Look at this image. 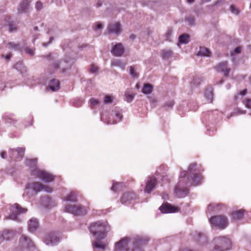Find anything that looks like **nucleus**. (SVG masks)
<instances>
[{"instance_id":"obj_38","label":"nucleus","mask_w":251,"mask_h":251,"mask_svg":"<svg viewBox=\"0 0 251 251\" xmlns=\"http://www.w3.org/2000/svg\"><path fill=\"white\" fill-rule=\"evenodd\" d=\"M129 74L133 77L137 78L138 77V75L132 66L129 67Z\"/></svg>"},{"instance_id":"obj_47","label":"nucleus","mask_w":251,"mask_h":251,"mask_svg":"<svg viewBox=\"0 0 251 251\" xmlns=\"http://www.w3.org/2000/svg\"><path fill=\"white\" fill-rule=\"evenodd\" d=\"M98 68L94 65H92L90 68V71L92 73H95L98 72Z\"/></svg>"},{"instance_id":"obj_28","label":"nucleus","mask_w":251,"mask_h":251,"mask_svg":"<svg viewBox=\"0 0 251 251\" xmlns=\"http://www.w3.org/2000/svg\"><path fill=\"white\" fill-rule=\"evenodd\" d=\"M152 86L151 85L146 83L144 85L142 92L145 94H150L152 91Z\"/></svg>"},{"instance_id":"obj_2","label":"nucleus","mask_w":251,"mask_h":251,"mask_svg":"<svg viewBox=\"0 0 251 251\" xmlns=\"http://www.w3.org/2000/svg\"><path fill=\"white\" fill-rule=\"evenodd\" d=\"M131 239L128 237L122 238L120 241L115 243V251H143L141 246L146 245L149 241L147 237H139L132 239L133 248L130 251L128 244Z\"/></svg>"},{"instance_id":"obj_30","label":"nucleus","mask_w":251,"mask_h":251,"mask_svg":"<svg viewBox=\"0 0 251 251\" xmlns=\"http://www.w3.org/2000/svg\"><path fill=\"white\" fill-rule=\"evenodd\" d=\"M204 96L209 102H212L213 99L212 90L211 88L206 89L205 92Z\"/></svg>"},{"instance_id":"obj_33","label":"nucleus","mask_w":251,"mask_h":251,"mask_svg":"<svg viewBox=\"0 0 251 251\" xmlns=\"http://www.w3.org/2000/svg\"><path fill=\"white\" fill-rule=\"evenodd\" d=\"M41 204L45 207L48 206V202L50 201V199L46 196L42 197L41 198Z\"/></svg>"},{"instance_id":"obj_46","label":"nucleus","mask_w":251,"mask_h":251,"mask_svg":"<svg viewBox=\"0 0 251 251\" xmlns=\"http://www.w3.org/2000/svg\"><path fill=\"white\" fill-rule=\"evenodd\" d=\"M43 7L42 3L41 2H37L35 5V8L37 10H41Z\"/></svg>"},{"instance_id":"obj_18","label":"nucleus","mask_w":251,"mask_h":251,"mask_svg":"<svg viewBox=\"0 0 251 251\" xmlns=\"http://www.w3.org/2000/svg\"><path fill=\"white\" fill-rule=\"evenodd\" d=\"M156 183V180L155 178H151L147 182L145 189V192L150 193L154 188Z\"/></svg>"},{"instance_id":"obj_13","label":"nucleus","mask_w":251,"mask_h":251,"mask_svg":"<svg viewBox=\"0 0 251 251\" xmlns=\"http://www.w3.org/2000/svg\"><path fill=\"white\" fill-rule=\"evenodd\" d=\"M125 51L124 48L121 43L115 45L111 50L112 54L115 56H121Z\"/></svg>"},{"instance_id":"obj_1","label":"nucleus","mask_w":251,"mask_h":251,"mask_svg":"<svg viewBox=\"0 0 251 251\" xmlns=\"http://www.w3.org/2000/svg\"><path fill=\"white\" fill-rule=\"evenodd\" d=\"M110 230V226L107 222L98 221L91 224L90 227V232L95 236L96 241L93 243L95 248L103 251L105 250L106 244L100 241L106 236Z\"/></svg>"},{"instance_id":"obj_36","label":"nucleus","mask_w":251,"mask_h":251,"mask_svg":"<svg viewBox=\"0 0 251 251\" xmlns=\"http://www.w3.org/2000/svg\"><path fill=\"white\" fill-rule=\"evenodd\" d=\"M123 185L122 183H115L113 184V186L111 188L112 190L114 192H116L119 190V189Z\"/></svg>"},{"instance_id":"obj_21","label":"nucleus","mask_w":251,"mask_h":251,"mask_svg":"<svg viewBox=\"0 0 251 251\" xmlns=\"http://www.w3.org/2000/svg\"><path fill=\"white\" fill-rule=\"evenodd\" d=\"M29 6V1L28 0H25L20 4L18 7L19 12H26Z\"/></svg>"},{"instance_id":"obj_51","label":"nucleus","mask_w":251,"mask_h":251,"mask_svg":"<svg viewBox=\"0 0 251 251\" xmlns=\"http://www.w3.org/2000/svg\"><path fill=\"white\" fill-rule=\"evenodd\" d=\"M115 116L118 119V122L120 121L123 117V115L119 112H116Z\"/></svg>"},{"instance_id":"obj_29","label":"nucleus","mask_w":251,"mask_h":251,"mask_svg":"<svg viewBox=\"0 0 251 251\" xmlns=\"http://www.w3.org/2000/svg\"><path fill=\"white\" fill-rule=\"evenodd\" d=\"M11 237L12 234L10 232L8 231L4 232L2 234H0V244L4 240H9Z\"/></svg>"},{"instance_id":"obj_15","label":"nucleus","mask_w":251,"mask_h":251,"mask_svg":"<svg viewBox=\"0 0 251 251\" xmlns=\"http://www.w3.org/2000/svg\"><path fill=\"white\" fill-rule=\"evenodd\" d=\"M216 69L219 72L224 73V75L226 77L228 76V74L230 71V69L227 66V62L220 63L216 67Z\"/></svg>"},{"instance_id":"obj_4","label":"nucleus","mask_w":251,"mask_h":251,"mask_svg":"<svg viewBox=\"0 0 251 251\" xmlns=\"http://www.w3.org/2000/svg\"><path fill=\"white\" fill-rule=\"evenodd\" d=\"M37 162V158L32 159V166H33V165H35ZM32 175L37 176L46 182H51L54 179V176L52 174L45 171L41 170L37 168L33 169V166H32Z\"/></svg>"},{"instance_id":"obj_44","label":"nucleus","mask_w":251,"mask_h":251,"mask_svg":"<svg viewBox=\"0 0 251 251\" xmlns=\"http://www.w3.org/2000/svg\"><path fill=\"white\" fill-rule=\"evenodd\" d=\"M8 26L9 27V30L11 32L15 31L16 29V25L13 24L12 23H9Z\"/></svg>"},{"instance_id":"obj_12","label":"nucleus","mask_w":251,"mask_h":251,"mask_svg":"<svg viewBox=\"0 0 251 251\" xmlns=\"http://www.w3.org/2000/svg\"><path fill=\"white\" fill-rule=\"evenodd\" d=\"M160 210L163 213H174L178 211L177 208L168 203H165L159 207Z\"/></svg>"},{"instance_id":"obj_63","label":"nucleus","mask_w":251,"mask_h":251,"mask_svg":"<svg viewBox=\"0 0 251 251\" xmlns=\"http://www.w3.org/2000/svg\"><path fill=\"white\" fill-rule=\"evenodd\" d=\"M179 251H192V250L189 249H184L180 250Z\"/></svg>"},{"instance_id":"obj_31","label":"nucleus","mask_w":251,"mask_h":251,"mask_svg":"<svg viewBox=\"0 0 251 251\" xmlns=\"http://www.w3.org/2000/svg\"><path fill=\"white\" fill-rule=\"evenodd\" d=\"M7 46L9 49L14 50H20V45L14 42H9L7 44Z\"/></svg>"},{"instance_id":"obj_17","label":"nucleus","mask_w":251,"mask_h":251,"mask_svg":"<svg viewBox=\"0 0 251 251\" xmlns=\"http://www.w3.org/2000/svg\"><path fill=\"white\" fill-rule=\"evenodd\" d=\"M25 151V149L23 148H17L16 149H11L10 151V153L11 156L22 158L24 155Z\"/></svg>"},{"instance_id":"obj_64","label":"nucleus","mask_w":251,"mask_h":251,"mask_svg":"<svg viewBox=\"0 0 251 251\" xmlns=\"http://www.w3.org/2000/svg\"><path fill=\"white\" fill-rule=\"evenodd\" d=\"M21 64L20 63H17L15 65V68L16 69H18V68L20 67V66H21Z\"/></svg>"},{"instance_id":"obj_53","label":"nucleus","mask_w":251,"mask_h":251,"mask_svg":"<svg viewBox=\"0 0 251 251\" xmlns=\"http://www.w3.org/2000/svg\"><path fill=\"white\" fill-rule=\"evenodd\" d=\"M201 80L200 78H198V80L194 79L193 82H192L194 85H198L200 83Z\"/></svg>"},{"instance_id":"obj_10","label":"nucleus","mask_w":251,"mask_h":251,"mask_svg":"<svg viewBox=\"0 0 251 251\" xmlns=\"http://www.w3.org/2000/svg\"><path fill=\"white\" fill-rule=\"evenodd\" d=\"M44 241L47 245L54 246L60 241L59 237L54 233L47 234L44 239Z\"/></svg>"},{"instance_id":"obj_45","label":"nucleus","mask_w":251,"mask_h":251,"mask_svg":"<svg viewBox=\"0 0 251 251\" xmlns=\"http://www.w3.org/2000/svg\"><path fill=\"white\" fill-rule=\"evenodd\" d=\"M90 101V105H91V107H93L99 103V101L97 100H95L94 99H91Z\"/></svg>"},{"instance_id":"obj_16","label":"nucleus","mask_w":251,"mask_h":251,"mask_svg":"<svg viewBox=\"0 0 251 251\" xmlns=\"http://www.w3.org/2000/svg\"><path fill=\"white\" fill-rule=\"evenodd\" d=\"M107 31L109 33L118 34L121 32V25L119 23L110 24L107 27Z\"/></svg>"},{"instance_id":"obj_24","label":"nucleus","mask_w":251,"mask_h":251,"mask_svg":"<svg viewBox=\"0 0 251 251\" xmlns=\"http://www.w3.org/2000/svg\"><path fill=\"white\" fill-rule=\"evenodd\" d=\"M135 97L134 93L130 90H126L125 93V100L128 102H131Z\"/></svg>"},{"instance_id":"obj_56","label":"nucleus","mask_w":251,"mask_h":251,"mask_svg":"<svg viewBox=\"0 0 251 251\" xmlns=\"http://www.w3.org/2000/svg\"><path fill=\"white\" fill-rule=\"evenodd\" d=\"M25 51L27 53L31 54V50L29 48H25Z\"/></svg>"},{"instance_id":"obj_37","label":"nucleus","mask_w":251,"mask_h":251,"mask_svg":"<svg viewBox=\"0 0 251 251\" xmlns=\"http://www.w3.org/2000/svg\"><path fill=\"white\" fill-rule=\"evenodd\" d=\"M185 21L188 22L190 25H193L195 24L194 17L188 16L185 18Z\"/></svg>"},{"instance_id":"obj_22","label":"nucleus","mask_w":251,"mask_h":251,"mask_svg":"<svg viewBox=\"0 0 251 251\" xmlns=\"http://www.w3.org/2000/svg\"><path fill=\"white\" fill-rule=\"evenodd\" d=\"M245 210L240 209L239 210L234 211L232 212V218L235 220H239L241 219L244 214Z\"/></svg>"},{"instance_id":"obj_34","label":"nucleus","mask_w":251,"mask_h":251,"mask_svg":"<svg viewBox=\"0 0 251 251\" xmlns=\"http://www.w3.org/2000/svg\"><path fill=\"white\" fill-rule=\"evenodd\" d=\"M175 102L173 100H170L167 102H166L164 105L163 107H164L166 109H168L173 107L174 105Z\"/></svg>"},{"instance_id":"obj_5","label":"nucleus","mask_w":251,"mask_h":251,"mask_svg":"<svg viewBox=\"0 0 251 251\" xmlns=\"http://www.w3.org/2000/svg\"><path fill=\"white\" fill-rule=\"evenodd\" d=\"M216 244L213 251H226L231 248V242L226 237H218L214 239Z\"/></svg>"},{"instance_id":"obj_9","label":"nucleus","mask_w":251,"mask_h":251,"mask_svg":"<svg viewBox=\"0 0 251 251\" xmlns=\"http://www.w3.org/2000/svg\"><path fill=\"white\" fill-rule=\"evenodd\" d=\"M27 211L26 208L22 207L19 204L15 203L11 208V214L9 216L10 219L18 220V216L20 214L25 213Z\"/></svg>"},{"instance_id":"obj_7","label":"nucleus","mask_w":251,"mask_h":251,"mask_svg":"<svg viewBox=\"0 0 251 251\" xmlns=\"http://www.w3.org/2000/svg\"><path fill=\"white\" fill-rule=\"evenodd\" d=\"M209 222L213 226L218 227L220 229L225 228L228 225L227 217L224 215H218L212 217Z\"/></svg>"},{"instance_id":"obj_61","label":"nucleus","mask_w":251,"mask_h":251,"mask_svg":"<svg viewBox=\"0 0 251 251\" xmlns=\"http://www.w3.org/2000/svg\"><path fill=\"white\" fill-rule=\"evenodd\" d=\"M31 161L30 160H27L26 162H25V164L26 165H30V164H31Z\"/></svg>"},{"instance_id":"obj_35","label":"nucleus","mask_w":251,"mask_h":251,"mask_svg":"<svg viewBox=\"0 0 251 251\" xmlns=\"http://www.w3.org/2000/svg\"><path fill=\"white\" fill-rule=\"evenodd\" d=\"M31 187L30 184H27L26 185L25 189L23 194L24 196H27L28 198L30 197V191Z\"/></svg>"},{"instance_id":"obj_55","label":"nucleus","mask_w":251,"mask_h":251,"mask_svg":"<svg viewBox=\"0 0 251 251\" xmlns=\"http://www.w3.org/2000/svg\"><path fill=\"white\" fill-rule=\"evenodd\" d=\"M6 154V152L5 151H1L0 153V155L1 157L2 158H5Z\"/></svg>"},{"instance_id":"obj_6","label":"nucleus","mask_w":251,"mask_h":251,"mask_svg":"<svg viewBox=\"0 0 251 251\" xmlns=\"http://www.w3.org/2000/svg\"><path fill=\"white\" fill-rule=\"evenodd\" d=\"M197 165L196 163H192L190 165L188 173L193 174V176H191V180L193 181V183L188 182L185 184L186 186H197L201 183L202 177L197 171L196 169Z\"/></svg>"},{"instance_id":"obj_19","label":"nucleus","mask_w":251,"mask_h":251,"mask_svg":"<svg viewBox=\"0 0 251 251\" xmlns=\"http://www.w3.org/2000/svg\"><path fill=\"white\" fill-rule=\"evenodd\" d=\"M49 87L52 91H58L60 89V82L57 79H52L50 80Z\"/></svg>"},{"instance_id":"obj_11","label":"nucleus","mask_w":251,"mask_h":251,"mask_svg":"<svg viewBox=\"0 0 251 251\" xmlns=\"http://www.w3.org/2000/svg\"><path fill=\"white\" fill-rule=\"evenodd\" d=\"M31 242L30 237L22 235L19 240V247L23 250H28L30 248Z\"/></svg>"},{"instance_id":"obj_52","label":"nucleus","mask_w":251,"mask_h":251,"mask_svg":"<svg viewBox=\"0 0 251 251\" xmlns=\"http://www.w3.org/2000/svg\"><path fill=\"white\" fill-rule=\"evenodd\" d=\"M53 40V37H50V41L48 43H43L42 45L44 47H47L48 45H49L51 43V42Z\"/></svg>"},{"instance_id":"obj_32","label":"nucleus","mask_w":251,"mask_h":251,"mask_svg":"<svg viewBox=\"0 0 251 251\" xmlns=\"http://www.w3.org/2000/svg\"><path fill=\"white\" fill-rule=\"evenodd\" d=\"M189 36L187 34H183L179 36V41L181 44H187L189 42Z\"/></svg>"},{"instance_id":"obj_20","label":"nucleus","mask_w":251,"mask_h":251,"mask_svg":"<svg viewBox=\"0 0 251 251\" xmlns=\"http://www.w3.org/2000/svg\"><path fill=\"white\" fill-rule=\"evenodd\" d=\"M135 194L132 192H128L124 194L121 198V202L126 203L129 201L134 199Z\"/></svg>"},{"instance_id":"obj_3","label":"nucleus","mask_w":251,"mask_h":251,"mask_svg":"<svg viewBox=\"0 0 251 251\" xmlns=\"http://www.w3.org/2000/svg\"><path fill=\"white\" fill-rule=\"evenodd\" d=\"M187 174V173L186 171L180 173V177L182 179L179 181L175 189V192L178 197L181 198L186 196L188 192V187L190 186H186L185 184L188 182L193 183L191 177L190 178L188 177L187 179L185 177Z\"/></svg>"},{"instance_id":"obj_26","label":"nucleus","mask_w":251,"mask_h":251,"mask_svg":"<svg viewBox=\"0 0 251 251\" xmlns=\"http://www.w3.org/2000/svg\"><path fill=\"white\" fill-rule=\"evenodd\" d=\"M173 55V51L170 49H164L161 50L160 56L164 59H168Z\"/></svg>"},{"instance_id":"obj_42","label":"nucleus","mask_w":251,"mask_h":251,"mask_svg":"<svg viewBox=\"0 0 251 251\" xmlns=\"http://www.w3.org/2000/svg\"><path fill=\"white\" fill-rule=\"evenodd\" d=\"M230 10L232 13L236 15H238L239 13V10L234 5H231Z\"/></svg>"},{"instance_id":"obj_57","label":"nucleus","mask_w":251,"mask_h":251,"mask_svg":"<svg viewBox=\"0 0 251 251\" xmlns=\"http://www.w3.org/2000/svg\"><path fill=\"white\" fill-rule=\"evenodd\" d=\"M240 51H241V48H240V47H237V48H235L234 50V52L236 53H239L240 52Z\"/></svg>"},{"instance_id":"obj_59","label":"nucleus","mask_w":251,"mask_h":251,"mask_svg":"<svg viewBox=\"0 0 251 251\" xmlns=\"http://www.w3.org/2000/svg\"><path fill=\"white\" fill-rule=\"evenodd\" d=\"M11 56H12V54L11 53H9L8 54H7L5 56V59L8 60L11 58Z\"/></svg>"},{"instance_id":"obj_8","label":"nucleus","mask_w":251,"mask_h":251,"mask_svg":"<svg viewBox=\"0 0 251 251\" xmlns=\"http://www.w3.org/2000/svg\"><path fill=\"white\" fill-rule=\"evenodd\" d=\"M65 211L74 215H83L87 213V210L81 205L68 204L65 207Z\"/></svg>"},{"instance_id":"obj_62","label":"nucleus","mask_w":251,"mask_h":251,"mask_svg":"<svg viewBox=\"0 0 251 251\" xmlns=\"http://www.w3.org/2000/svg\"><path fill=\"white\" fill-rule=\"evenodd\" d=\"M136 38V36L134 34H131L130 36V39L134 40Z\"/></svg>"},{"instance_id":"obj_14","label":"nucleus","mask_w":251,"mask_h":251,"mask_svg":"<svg viewBox=\"0 0 251 251\" xmlns=\"http://www.w3.org/2000/svg\"><path fill=\"white\" fill-rule=\"evenodd\" d=\"M32 189L36 192L44 191L48 193L51 192V189L47 186L44 185L39 182L32 183Z\"/></svg>"},{"instance_id":"obj_25","label":"nucleus","mask_w":251,"mask_h":251,"mask_svg":"<svg viewBox=\"0 0 251 251\" xmlns=\"http://www.w3.org/2000/svg\"><path fill=\"white\" fill-rule=\"evenodd\" d=\"M197 55L201 56H210L211 52L209 49L204 48L200 47V50L197 53Z\"/></svg>"},{"instance_id":"obj_27","label":"nucleus","mask_w":251,"mask_h":251,"mask_svg":"<svg viewBox=\"0 0 251 251\" xmlns=\"http://www.w3.org/2000/svg\"><path fill=\"white\" fill-rule=\"evenodd\" d=\"M111 66L119 67L122 70L125 69V67L126 65V63L123 62L122 60L119 59H116L111 61Z\"/></svg>"},{"instance_id":"obj_23","label":"nucleus","mask_w":251,"mask_h":251,"mask_svg":"<svg viewBox=\"0 0 251 251\" xmlns=\"http://www.w3.org/2000/svg\"><path fill=\"white\" fill-rule=\"evenodd\" d=\"M77 194L76 192L72 191L69 196H67L63 198L66 201H70L72 202H76L77 201Z\"/></svg>"},{"instance_id":"obj_60","label":"nucleus","mask_w":251,"mask_h":251,"mask_svg":"<svg viewBox=\"0 0 251 251\" xmlns=\"http://www.w3.org/2000/svg\"><path fill=\"white\" fill-rule=\"evenodd\" d=\"M28 230L29 231H30V229H31V219H30L29 221H28Z\"/></svg>"},{"instance_id":"obj_39","label":"nucleus","mask_w":251,"mask_h":251,"mask_svg":"<svg viewBox=\"0 0 251 251\" xmlns=\"http://www.w3.org/2000/svg\"><path fill=\"white\" fill-rule=\"evenodd\" d=\"M39 227V222L36 219H32V231Z\"/></svg>"},{"instance_id":"obj_58","label":"nucleus","mask_w":251,"mask_h":251,"mask_svg":"<svg viewBox=\"0 0 251 251\" xmlns=\"http://www.w3.org/2000/svg\"><path fill=\"white\" fill-rule=\"evenodd\" d=\"M247 91L246 89H244L242 92H240L238 94L242 96H244L246 94Z\"/></svg>"},{"instance_id":"obj_41","label":"nucleus","mask_w":251,"mask_h":251,"mask_svg":"<svg viewBox=\"0 0 251 251\" xmlns=\"http://www.w3.org/2000/svg\"><path fill=\"white\" fill-rule=\"evenodd\" d=\"M199 238L200 242L204 243L206 241V237L203 233H200L199 234Z\"/></svg>"},{"instance_id":"obj_49","label":"nucleus","mask_w":251,"mask_h":251,"mask_svg":"<svg viewBox=\"0 0 251 251\" xmlns=\"http://www.w3.org/2000/svg\"><path fill=\"white\" fill-rule=\"evenodd\" d=\"M235 115L244 114L246 113L245 110H242L240 109H237V111L235 112Z\"/></svg>"},{"instance_id":"obj_48","label":"nucleus","mask_w":251,"mask_h":251,"mask_svg":"<svg viewBox=\"0 0 251 251\" xmlns=\"http://www.w3.org/2000/svg\"><path fill=\"white\" fill-rule=\"evenodd\" d=\"M103 25L100 23H96L95 24V28L97 29H101L103 28Z\"/></svg>"},{"instance_id":"obj_43","label":"nucleus","mask_w":251,"mask_h":251,"mask_svg":"<svg viewBox=\"0 0 251 251\" xmlns=\"http://www.w3.org/2000/svg\"><path fill=\"white\" fill-rule=\"evenodd\" d=\"M243 103L247 108H251V100L247 99L244 101H243Z\"/></svg>"},{"instance_id":"obj_54","label":"nucleus","mask_w":251,"mask_h":251,"mask_svg":"<svg viewBox=\"0 0 251 251\" xmlns=\"http://www.w3.org/2000/svg\"><path fill=\"white\" fill-rule=\"evenodd\" d=\"M62 63H63L62 61L57 62L54 63L53 64V66H54V68L56 69V68H59V64H62Z\"/></svg>"},{"instance_id":"obj_50","label":"nucleus","mask_w":251,"mask_h":251,"mask_svg":"<svg viewBox=\"0 0 251 251\" xmlns=\"http://www.w3.org/2000/svg\"><path fill=\"white\" fill-rule=\"evenodd\" d=\"M172 34V30L171 29L168 30L167 32L166 33V37L167 40L169 39V38L171 36Z\"/></svg>"},{"instance_id":"obj_40","label":"nucleus","mask_w":251,"mask_h":251,"mask_svg":"<svg viewBox=\"0 0 251 251\" xmlns=\"http://www.w3.org/2000/svg\"><path fill=\"white\" fill-rule=\"evenodd\" d=\"M113 98L110 96H106L104 100V102L106 104L111 103L113 101Z\"/></svg>"}]
</instances>
